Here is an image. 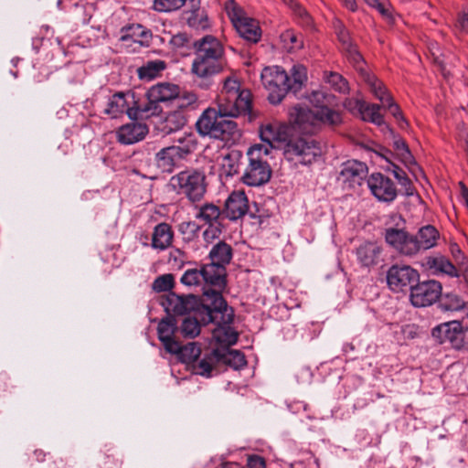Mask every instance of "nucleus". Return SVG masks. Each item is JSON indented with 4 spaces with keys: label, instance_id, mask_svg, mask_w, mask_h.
<instances>
[{
    "label": "nucleus",
    "instance_id": "f257e3e1",
    "mask_svg": "<svg viewBox=\"0 0 468 468\" xmlns=\"http://www.w3.org/2000/svg\"><path fill=\"white\" fill-rule=\"evenodd\" d=\"M315 110L295 107L290 113L293 122L304 133H313L319 124L337 125L341 123V114L331 107L335 104V97L324 90H314L308 97Z\"/></svg>",
    "mask_w": 468,
    "mask_h": 468
},
{
    "label": "nucleus",
    "instance_id": "f03ea898",
    "mask_svg": "<svg viewBox=\"0 0 468 468\" xmlns=\"http://www.w3.org/2000/svg\"><path fill=\"white\" fill-rule=\"evenodd\" d=\"M209 305L203 306L198 313L204 324L214 323L217 324L212 332L215 341L222 346L236 344L238 334L230 326L233 321V311L228 307L222 294L217 291H205Z\"/></svg>",
    "mask_w": 468,
    "mask_h": 468
},
{
    "label": "nucleus",
    "instance_id": "7ed1b4c3",
    "mask_svg": "<svg viewBox=\"0 0 468 468\" xmlns=\"http://www.w3.org/2000/svg\"><path fill=\"white\" fill-rule=\"evenodd\" d=\"M219 112V109L207 108L198 118L196 127L202 136L219 139L225 142L235 141L240 137L237 123L228 120Z\"/></svg>",
    "mask_w": 468,
    "mask_h": 468
},
{
    "label": "nucleus",
    "instance_id": "20e7f679",
    "mask_svg": "<svg viewBox=\"0 0 468 468\" xmlns=\"http://www.w3.org/2000/svg\"><path fill=\"white\" fill-rule=\"evenodd\" d=\"M249 165L242 176L243 183L250 186H259L267 183L271 175V170L263 156L269 154V149L265 145L255 144L248 150Z\"/></svg>",
    "mask_w": 468,
    "mask_h": 468
},
{
    "label": "nucleus",
    "instance_id": "39448f33",
    "mask_svg": "<svg viewBox=\"0 0 468 468\" xmlns=\"http://www.w3.org/2000/svg\"><path fill=\"white\" fill-rule=\"evenodd\" d=\"M169 186L177 194L186 196L191 202L199 201L207 190L205 174L196 169L185 170L173 176Z\"/></svg>",
    "mask_w": 468,
    "mask_h": 468
},
{
    "label": "nucleus",
    "instance_id": "423d86ee",
    "mask_svg": "<svg viewBox=\"0 0 468 468\" xmlns=\"http://www.w3.org/2000/svg\"><path fill=\"white\" fill-rule=\"evenodd\" d=\"M323 154L321 145L314 139L298 137L291 139L285 145L283 155L294 165H308Z\"/></svg>",
    "mask_w": 468,
    "mask_h": 468
},
{
    "label": "nucleus",
    "instance_id": "0eeeda50",
    "mask_svg": "<svg viewBox=\"0 0 468 468\" xmlns=\"http://www.w3.org/2000/svg\"><path fill=\"white\" fill-rule=\"evenodd\" d=\"M225 11L241 37L252 43L260 40L261 31L259 23L248 16L235 0L225 3Z\"/></svg>",
    "mask_w": 468,
    "mask_h": 468
},
{
    "label": "nucleus",
    "instance_id": "6e6552de",
    "mask_svg": "<svg viewBox=\"0 0 468 468\" xmlns=\"http://www.w3.org/2000/svg\"><path fill=\"white\" fill-rule=\"evenodd\" d=\"M264 88L268 90V99L271 103H280L288 91H290V77L279 66L266 67L261 74Z\"/></svg>",
    "mask_w": 468,
    "mask_h": 468
},
{
    "label": "nucleus",
    "instance_id": "1a4fd4ad",
    "mask_svg": "<svg viewBox=\"0 0 468 468\" xmlns=\"http://www.w3.org/2000/svg\"><path fill=\"white\" fill-rule=\"evenodd\" d=\"M179 94V86L169 83L161 82L152 86L146 93L148 102L137 106L140 117H149L159 112L157 103L173 102L174 99Z\"/></svg>",
    "mask_w": 468,
    "mask_h": 468
},
{
    "label": "nucleus",
    "instance_id": "9d476101",
    "mask_svg": "<svg viewBox=\"0 0 468 468\" xmlns=\"http://www.w3.org/2000/svg\"><path fill=\"white\" fill-rule=\"evenodd\" d=\"M431 335L441 344L449 343L454 349H468V326L459 321L440 324L432 329Z\"/></svg>",
    "mask_w": 468,
    "mask_h": 468
},
{
    "label": "nucleus",
    "instance_id": "9b49d317",
    "mask_svg": "<svg viewBox=\"0 0 468 468\" xmlns=\"http://www.w3.org/2000/svg\"><path fill=\"white\" fill-rule=\"evenodd\" d=\"M218 108L223 116L236 118L250 112L251 94L249 90H242L239 94L219 96Z\"/></svg>",
    "mask_w": 468,
    "mask_h": 468
},
{
    "label": "nucleus",
    "instance_id": "f8f14e48",
    "mask_svg": "<svg viewBox=\"0 0 468 468\" xmlns=\"http://www.w3.org/2000/svg\"><path fill=\"white\" fill-rule=\"evenodd\" d=\"M441 295V285L434 280L419 282L410 289V302L415 307L430 306Z\"/></svg>",
    "mask_w": 468,
    "mask_h": 468
},
{
    "label": "nucleus",
    "instance_id": "ddd939ff",
    "mask_svg": "<svg viewBox=\"0 0 468 468\" xmlns=\"http://www.w3.org/2000/svg\"><path fill=\"white\" fill-rule=\"evenodd\" d=\"M290 128L287 124L272 122L262 124L260 128L261 141L267 144V148H281L284 151L285 145L291 140Z\"/></svg>",
    "mask_w": 468,
    "mask_h": 468
},
{
    "label": "nucleus",
    "instance_id": "4468645a",
    "mask_svg": "<svg viewBox=\"0 0 468 468\" xmlns=\"http://www.w3.org/2000/svg\"><path fill=\"white\" fill-rule=\"evenodd\" d=\"M366 83L369 86L371 91L378 99L384 107H387L389 112L398 120L401 128L407 125L399 106L394 102L392 97L388 93L383 83L377 79L375 75L366 73Z\"/></svg>",
    "mask_w": 468,
    "mask_h": 468
},
{
    "label": "nucleus",
    "instance_id": "2eb2a0df",
    "mask_svg": "<svg viewBox=\"0 0 468 468\" xmlns=\"http://www.w3.org/2000/svg\"><path fill=\"white\" fill-rule=\"evenodd\" d=\"M209 302L207 301V298H204V303L199 304L197 299L193 295L188 296H179L175 293H171L167 296L165 303H164V306L168 313H174L177 315H184L190 312H194V314L200 316L198 313L199 309L203 306L209 305Z\"/></svg>",
    "mask_w": 468,
    "mask_h": 468
},
{
    "label": "nucleus",
    "instance_id": "dca6fc26",
    "mask_svg": "<svg viewBox=\"0 0 468 468\" xmlns=\"http://www.w3.org/2000/svg\"><path fill=\"white\" fill-rule=\"evenodd\" d=\"M367 184L378 201L389 203L397 197V188L393 181L380 173L372 174Z\"/></svg>",
    "mask_w": 468,
    "mask_h": 468
},
{
    "label": "nucleus",
    "instance_id": "f3484780",
    "mask_svg": "<svg viewBox=\"0 0 468 468\" xmlns=\"http://www.w3.org/2000/svg\"><path fill=\"white\" fill-rule=\"evenodd\" d=\"M419 279L416 270L408 265H393L387 274L389 288L393 291H401L407 287H412V283Z\"/></svg>",
    "mask_w": 468,
    "mask_h": 468
},
{
    "label": "nucleus",
    "instance_id": "a211bd4d",
    "mask_svg": "<svg viewBox=\"0 0 468 468\" xmlns=\"http://www.w3.org/2000/svg\"><path fill=\"white\" fill-rule=\"evenodd\" d=\"M191 147L192 144H187L181 148L171 145L161 149L155 154L157 166L163 172H172L176 165L191 153Z\"/></svg>",
    "mask_w": 468,
    "mask_h": 468
},
{
    "label": "nucleus",
    "instance_id": "6ab92c4d",
    "mask_svg": "<svg viewBox=\"0 0 468 468\" xmlns=\"http://www.w3.org/2000/svg\"><path fill=\"white\" fill-rule=\"evenodd\" d=\"M203 282V296L206 299L205 291H217L221 294V290L226 285V269L213 262L201 267Z\"/></svg>",
    "mask_w": 468,
    "mask_h": 468
},
{
    "label": "nucleus",
    "instance_id": "aec40b11",
    "mask_svg": "<svg viewBox=\"0 0 468 468\" xmlns=\"http://www.w3.org/2000/svg\"><path fill=\"white\" fill-rule=\"evenodd\" d=\"M367 174V166L366 164L351 160L343 164L338 180L347 187H355L356 186L361 185Z\"/></svg>",
    "mask_w": 468,
    "mask_h": 468
},
{
    "label": "nucleus",
    "instance_id": "412c9836",
    "mask_svg": "<svg viewBox=\"0 0 468 468\" xmlns=\"http://www.w3.org/2000/svg\"><path fill=\"white\" fill-rule=\"evenodd\" d=\"M223 68L224 59L196 55L192 62L191 71L200 79H207L222 71Z\"/></svg>",
    "mask_w": 468,
    "mask_h": 468
},
{
    "label": "nucleus",
    "instance_id": "4be33fe9",
    "mask_svg": "<svg viewBox=\"0 0 468 468\" xmlns=\"http://www.w3.org/2000/svg\"><path fill=\"white\" fill-rule=\"evenodd\" d=\"M249 210L247 196L243 191H233L225 202L223 213L230 220L244 217Z\"/></svg>",
    "mask_w": 468,
    "mask_h": 468
},
{
    "label": "nucleus",
    "instance_id": "5701e85b",
    "mask_svg": "<svg viewBox=\"0 0 468 468\" xmlns=\"http://www.w3.org/2000/svg\"><path fill=\"white\" fill-rule=\"evenodd\" d=\"M385 239L390 246L400 253L407 256L413 255L415 246L413 245L412 236L403 229L389 228L386 229Z\"/></svg>",
    "mask_w": 468,
    "mask_h": 468
},
{
    "label": "nucleus",
    "instance_id": "b1692460",
    "mask_svg": "<svg viewBox=\"0 0 468 468\" xmlns=\"http://www.w3.org/2000/svg\"><path fill=\"white\" fill-rule=\"evenodd\" d=\"M103 112L112 118H118L124 112L128 114L131 119L140 117V113L136 109L130 108L126 101V94L123 92H117L113 94L108 101L107 106Z\"/></svg>",
    "mask_w": 468,
    "mask_h": 468
},
{
    "label": "nucleus",
    "instance_id": "393cba45",
    "mask_svg": "<svg viewBox=\"0 0 468 468\" xmlns=\"http://www.w3.org/2000/svg\"><path fill=\"white\" fill-rule=\"evenodd\" d=\"M177 330L175 318L167 316L162 319L157 326L158 338L168 353L178 350V342L175 340L174 335Z\"/></svg>",
    "mask_w": 468,
    "mask_h": 468
},
{
    "label": "nucleus",
    "instance_id": "a878e982",
    "mask_svg": "<svg viewBox=\"0 0 468 468\" xmlns=\"http://www.w3.org/2000/svg\"><path fill=\"white\" fill-rule=\"evenodd\" d=\"M148 133V128L141 122H131L121 126L116 136L119 143L122 144H133L142 141Z\"/></svg>",
    "mask_w": 468,
    "mask_h": 468
},
{
    "label": "nucleus",
    "instance_id": "bb28decb",
    "mask_svg": "<svg viewBox=\"0 0 468 468\" xmlns=\"http://www.w3.org/2000/svg\"><path fill=\"white\" fill-rule=\"evenodd\" d=\"M439 239L438 230L431 225H427L420 228L415 236H412L413 255L420 250H427L433 248L437 244Z\"/></svg>",
    "mask_w": 468,
    "mask_h": 468
},
{
    "label": "nucleus",
    "instance_id": "cd10ccee",
    "mask_svg": "<svg viewBox=\"0 0 468 468\" xmlns=\"http://www.w3.org/2000/svg\"><path fill=\"white\" fill-rule=\"evenodd\" d=\"M196 55L206 58L224 59V49L221 43L213 36H205L195 43Z\"/></svg>",
    "mask_w": 468,
    "mask_h": 468
},
{
    "label": "nucleus",
    "instance_id": "c85d7f7f",
    "mask_svg": "<svg viewBox=\"0 0 468 468\" xmlns=\"http://www.w3.org/2000/svg\"><path fill=\"white\" fill-rule=\"evenodd\" d=\"M382 248L376 242H365L356 249V258L364 267H372L380 262Z\"/></svg>",
    "mask_w": 468,
    "mask_h": 468
},
{
    "label": "nucleus",
    "instance_id": "c756f323",
    "mask_svg": "<svg viewBox=\"0 0 468 468\" xmlns=\"http://www.w3.org/2000/svg\"><path fill=\"white\" fill-rule=\"evenodd\" d=\"M173 231L167 223L157 224L152 235V247L158 250H165L171 246L173 241Z\"/></svg>",
    "mask_w": 468,
    "mask_h": 468
},
{
    "label": "nucleus",
    "instance_id": "7c9ffc66",
    "mask_svg": "<svg viewBox=\"0 0 468 468\" xmlns=\"http://www.w3.org/2000/svg\"><path fill=\"white\" fill-rule=\"evenodd\" d=\"M425 266L433 274L443 273L450 276H457V271L453 264L443 256L428 257Z\"/></svg>",
    "mask_w": 468,
    "mask_h": 468
},
{
    "label": "nucleus",
    "instance_id": "2f4dec72",
    "mask_svg": "<svg viewBox=\"0 0 468 468\" xmlns=\"http://www.w3.org/2000/svg\"><path fill=\"white\" fill-rule=\"evenodd\" d=\"M218 358L219 353L218 350H214L212 353L205 355L199 360L197 358L196 362L191 365L193 372L202 377L210 378L211 372Z\"/></svg>",
    "mask_w": 468,
    "mask_h": 468
},
{
    "label": "nucleus",
    "instance_id": "473e14b6",
    "mask_svg": "<svg viewBox=\"0 0 468 468\" xmlns=\"http://www.w3.org/2000/svg\"><path fill=\"white\" fill-rule=\"evenodd\" d=\"M241 154L239 151H231L221 156L219 165L221 175L230 177L239 169Z\"/></svg>",
    "mask_w": 468,
    "mask_h": 468
},
{
    "label": "nucleus",
    "instance_id": "72a5a7b5",
    "mask_svg": "<svg viewBox=\"0 0 468 468\" xmlns=\"http://www.w3.org/2000/svg\"><path fill=\"white\" fill-rule=\"evenodd\" d=\"M211 262L225 268L232 259V249L226 242H218L209 252Z\"/></svg>",
    "mask_w": 468,
    "mask_h": 468
},
{
    "label": "nucleus",
    "instance_id": "f704fd0d",
    "mask_svg": "<svg viewBox=\"0 0 468 468\" xmlns=\"http://www.w3.org/2000/svg\"><path fill=\"white\" fill-rule=\"evenodd\" d=\"M172 354L177 355L178 358L183 363L192 365L200 356L201 348L195 342L188 343L183 346L178 343V350H176Z\"/></svg>",
    "mask_w": 468,
    "mask_h": 468
},
{
    "label": "nucleus",
    "instance_id": "c9c22d12",
    "mask_svg": "<svg viewBox=\"0 0 468 468\" xmlns=\"http://www.w3.org/2000/svg\"><path fill=\"white\" fill-rule=\"evenodd\" d=\"M221 215L220 208L213 203H206L197 207L196 218L203 221L208 226H213Z\"/></svg>",
    "mask_w": 468,
    "mask_h": 468
},
{
    "label": "nucleus",
    "instance_id": "e433bc0d",
    "mask_svg": "<svg viewBox=\"0 0 468 468\" xmlns=\"http://www.w3.org/2000/svg\"><path fill=\"white\" fill-rule=\"evenodd\" d=\"M186 124V117L182 111H172L166 114L164 120L163 130L171 133L181 130Z\"/></svg>",
    "mask_w": 468,
    "mask_h": 468
},
{
    "label": "nucleus",
    "instance_id": "4c0bfd02",
    "mask_svg": "<svg viewBox=\"0 0 468 468\" xmlns=\"http://www.w3.org/2000/svg\"><path fill=\"white\" fill-rule=\"evenodd\" d=\"M393 148L398 158L408 167L415 166L416 162L406 142L399 136H394Z\"/></svg>",
    "mask_w": 468,
    "mask_h": 468
},
{
    "label": "nucleus",
    "instance_id": "58836bf2",
    "mask_svg": "<svg viewBox=\"0 0 468 468\" xmlns=\"http://www.w3.org/2000/svg\"><path fill=\"white\" fill-rule=\"evenodd\" d=\"M307 80V69L303 65H293L289 81L290 90L296 93Z\"/></svg>",
    "mask_w": 468,
    "mask_h": 468
},
{
    "label": "nucleus",
    "instance_id": "ea45409f",
    "mask_svg": "<svg viewBox=\"0 0 468 468\" xmlns=\"http://www.w3.org/2000/svg\"><path fill=\"white\" fill-rule=\"evenodd\" d=\"M201 316L195 314L194 317H186L181 324V333L185 337L194 338L200 333Z\"/></svg>",
    "mask_w": 468,
    "mask_h": 468
},
{
    "label": "nucleus",
    "instance_id": "a19ab883",
    "mask_svg": "<svg viewBox=\"0 0 468 468\" xmlns=\"http://www.w3.org/2000/svg\"><path fill=\"white\" fill-rule=\"evenodd\" d=\"M186 19L187 25L195 29H206L209 26L207 15L199 9L186 12Z\"/></svg>",
    "mask_w": 468,
    "mask_h": 468
},
{
    "label": "nucleus",
    "instance_id": "79ce46f5",
    "mask_svg": "<svg viewBox=\"0 0 468 468\" xmlns=\"http://www.w3.org/2000/svg\"><path fill=\"white\" fill-rule=\"evenodd\" d=\"M165 68V64L162 60L149 61L138 69V76L141 80H150L155 78Z\"/></svg>",
    "mask_w": 468,
    "mask_h": 468
},
{
    "label": "nucleus",
    "instance_id": "37998d69",
    "mask_svg": "<svg viewBox=\"0 0 468 468\" xmlns=\"http://www.w3.org/2000/svg\"><path fill=\"white\" fill-rule=\"evenodd\" d=\"M380 106L378 104L366 103L360 118L365 122H370L376 125L384 124L383 115L380 113Z\"/></svg>",
    "mask_w": 468,
    "mask_h": 468
},
{
    "label": "nucleus",
    "instance_id": "c03bdc74",
    "mask_svg": "<svg viewBox=\"0 0 468 468\" xmlns=\"http://www.w3.org/2000/svg\"><path fill=\"white\" fill-rule=\"evenodd\" d=\"M281 40L288 51H294L303 47L302 36L292 30H286L281 35Z\"/></svg>",
    "mask_w": 468,
    "mask_h": 468
},
{
    "label": "nucleus",
    "instance_id": "a18cd8bd",
    "mask_svg": "<svg viewBox=\"0 0 468 468\" xmlns=\"http://www.w3.org/2000/svg\"><path fill=\"white\" fill-rule=\"evenodd\" d=\"M181 282L188 287H199L203 284L201 268L187 269L180 279Z\"/></svg>",
    "mask_w": 468,
    "mask_h": 468
},
{
    "label": "nucleus",
    "instance_id": "49530a36",
    "mask_svg": "<svg viewBox=\"0 0 468 468\" xmlns=\"http://www.w3.org/2000/svg\"><path fill=\"white\" fill-rule=\"evenodd\" d=\"M221 356L224 363L234 369H239L246 366L247 363L244 355L238 350H228Z\"/></svg>",
    "mask_w": 468,
    "mask_h": 468
},
{
    "label": "nucleus",
    "instance_id": "de8ad7c7",
    "mask_svg": "<svg viewBox=\"0 0 468 468\" xmlns=\"http://www.w3.org/2000/svg\"><path fill=\"white\" fill-rule=\"evenodd\" d=\"M197 97L193 92L180 93L174 99L173 104L176 108V111H182L185 113V110L192 107L196 104Z\"/></svg>",
    "mask_w": 468,
    "mask_h": 468
},
{
    "label": "nucleus",
    "instance_id": "09e8293b",
    "mask_svg": "<svg viewBox=\"0 0 468 468\" xmlns=\"http://www.w3.org/2000/svg\"><path fill=\"white\" fill-rule=\"evenodd\" d=\"M186 0H154V9L158 12H172L180 9Z\"/></svg>",
    "mask_w": 468,
    "mask_h": 468
},
{
    "label": "nucleus",
    "instance_id": "8fccbe9b",
    "mask_svg": "<svg viewBox=\"0 0 468 468\" xmlns=\"http://www.w3.org/2000/svg\"><path fill=\"white\" fill-rule=\"evenodd\" d=\"M326 81L339 92L345 93L348 90L347 81L338 73L330 72L326 76Z\"/></svg>",
    "mask_w": 468,
    "mask_h": 468
},
{
    "label": "nucleus",
    "instance_id": "3c124183",
    "mask_svg": "<svg viewBox=\"0 0 468 468\" xmlns=\"http://www.w3.org/2000/svg\"><path fill=\"white\" fill-rule=\"evenodd\" d=\"M174 285V277L172 274H164L157 277L153 282V289L155 292H166Z\"/></svg>",
    "mask_w": 468,
    "mask_h": 468
},
{
    "label": "nucleus",
    "instance_id": "603ef678",
    "mask_svg": "<svg viewBox=\"0 0 468 468\" xmlns=\"http://www.w3.org/2000/svg\"><path fill=\"white\" fill-rule=\"evenodd\" d=\"M242 91L240 90L239 82L235 78H227L224 81L223 90L219 96H232L236 94H239Z\"/></svg>",
    "mask_w": 468,
    "mask_h": 468
},
{
    "label": "nucleus",
    "instance_id": "864d4df0",
    "mask_svg": "<svg viewBox=\"0 0 468 468\" xmlns=\"http://www.w3.org/2000/svg\"><path fill=\"white\" fill-rule=\"evenodd\" d=\"M464 305V301L456 294H447L442 303V307L447 311H459L462 310Z\"/></svg>",
    "mask_w": 468,
    "mask_h": 468
},
{
    "label": "nucleus",
    "instance_id": "5fc2aeb1",
    "mask_svg": "<svg viewBox=\"0 0 468 468\" xmlns=\"http://www.w3.org/2000/svg\"><path fill=\"white\" fill-rule=\"evenodd\" d=\"M127 30L130 32L128 36L138 42L147 40L151 35L148 30L139 24L129 27Z\"/></svg>",
    "mask_w": 468,
    "mask_h": 468
},
{
    "label": "nucleus",
    "instance_id": "6e6d98bb",
    "mask_svg": "<svg viewBox=\"0 0 468 468\" xmlns=\"http://www.w3.org/2000/svg\"><path fill=\"white\" fill-rule=\"evenodd\" d=\"M349 56L350 59L355 64L356 69L359 71L363 80L366 81V73H368L370 75L372 74L365 68L361 55L355 48H351L349 50Z\"/></svg>",
    "mask_w": 468,
    "mask_h": 468
},
{
    "label": "nucleus",
    "instance_id": "4d7b16f0",
    "mask_svg": "<svg viewBox=\"0 0 468 468\" xmlns=\"http://www.w3.org/2000/svg\"><path fill=\"white\" fill-rule=\"evenodd\" d=\"M366 103L367 102L359 99H346L344 102V106L353 114L360 117Z\"/></svg>",
    "mask_w": 468,
    "mask_h": 468
},
{
    "label": "nucleus",
    "instance_id": "13d9d810",
    "mask_svg": "<svg viewBox=\"0 0 468 468\" xmlns=\"http://www.w3.org/2000/svg\"><path fill=\"white\" fill-rule=\"evenodd\" d=\"M392 165L394 167V169H393L394 176L397 178L399 183L402 186H404L407 191H409V188L410 186V180L408 178V176L405 175V173L399 167H398L395 165Z\"/></svg>",
    "mask_w": 468,
    "mask_h": 468
},
{
    "label": "nucleus",
    "instance_id": "bf43d9fd",
    "mask_svg": "<svg viewBox=\"0 0 468 468\" xmlns=\"http://www.w3.org/2000/svg\"><path fill=\"white\" fill-rule=\"evenodd\" d=\"M371 7L376 8L382 16H388V8L386 0H365Z\"/></svg>",
    "mask_w": 468,
    "mask_h": 468
},
{
    "label": "nucleus",
    "instance_id": "052dcab7",
    "mask_svg": "<svg viewBox=\"0 0 468 468\" xmlns=\"http://www.w3.org/2000/svg\"><path fill=\"white\" fill-rule=\"evenodd\" d=\"M177 143L179 144L178 145H172V146L181 148L187 144H192L191 152H193L197 146V142H196L193 134H191V133L186 134V135L178 138Z\"/></svg>",
    "mask_w": 468,
    "mask_h": 468
},
{
    "label": "nucleus",
    "instance_id": "680f3d73",
    "mask_svg": "<svg viewBox=\"0 0 468 468\" xmlns=\"http://www.w3.org/2000/svg\"><path fill=\"white\" fill-rule=\"evenodd\" d=\"M455 27L461 32H466L468 30V10H463L459 14Z\"/></svg>",
    "mask_w": 468,
    "mask_h": 468
},
{
    "label": "nucleus",
    "instance_id": "e2e57ef3",
    "mask_svg": "<svg viewBox=\"0 0 468 468\" xmlns=\"http://www.w3.org/2000/svg\"><path fill=\"white\" fill-rule=\"evenodd\" d=\"M247 465L249 468H266L265 460L259 455L249 456Z\"/></svg>",
    "mask_w": 468,
    "mask_h": 468
},
{
    "label": "nucleus",
    "instance_id": "0e129e2a",
    "mask_svg": "<svg viewBox=\"0 0 468 468\" xmlns=\"http://www.w3.org/2000/svg\"><path fill=\"white\" fill-rule=\"evenodd\" d=\"M185 253L182 250L176 249L171 250L169 261H174L175 265L180 268L185 262Z\"/></svg>",
    "mask_w": 468,
    "mask_h": 468
},
{
    "label": "nucleus",
    "instance_id": "69168bd1",
    "mask_svg": "<svg viewBox=\"0 0 468 468\" xmlns=\"http://www.w3.org/2000/svg\"><path fill=\"white\" fill-rule=\"evenodd\" d=\"M220 229L215 226H208V228L203 232L204 239L209 243L216 238H218Z\"/></svg>",
    "mask_w": 468,
    "mask_h": 468
},
{
    "label": "nucleus",
    "instance_id": "338daca9",
    "mask_svg": "<svg viewBox=\"0 0 468 468\" xmlns=\"http://www.w3.org/2000/svg\"><path fill=\"white\" fill-rule=\"evenodd\" d=\"M431 54H432V56L434 58V62L441 68V70L442 74L444 76H446L445 63H444V60L440 58L439 47H437L435 45L432 46L431 48Z\"/></svg>",
    "mask_w": 468,
    "mask_h": 468
},
{
    "label": "nucleus",
    "instance_id": "774afa93",
    "mask_svg": "<svg viewBox=\"0 0 468 468\" xmlns=\"http://www.w3.org/2000/svg\"><path fill=\"white\" fill-rule=\"evenodd\" d=\"M188 39L186 34L178 33L171 37L170 43L176 48L184 47Z\"/></svg>",
    "mask_w": 468,
    "mask_h": 468
}]
</instances>
